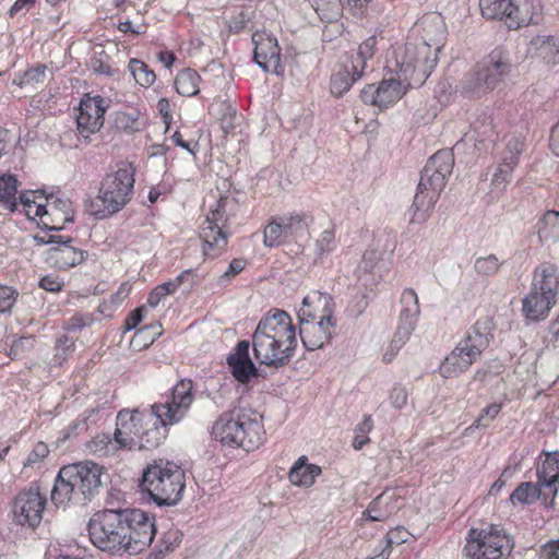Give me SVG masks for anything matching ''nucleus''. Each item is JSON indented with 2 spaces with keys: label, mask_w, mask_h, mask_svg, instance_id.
I'll use <instances>...</instances> for the list:
<instances>
[{
  "label": "nucleus",
  "mask_w": 559,
  "mask_h": 559,
  "mask_svg": "<svg viewBox=\"0 0 559 559\" xmlns=\"http://www.w3.org/2000/svg\"><path fill=\"white\" fill-rule=\"evenodd\" d=\"M92 544L111 556L138 555L151 546L155 520L140 509H105L90 520Z\"/></svg>",
  "instance_id": "1"
},
{
  "label": "nucleus",
  "mask_w": 559,
  "mask_h": 559,
  "mask_svg": "<svg viewBox=\"0 0 559 559\" xmlns=\"http://www.w3.org/2000/svg\"><path fill=\"white\" fill-rule=\"evenodd\" d=\"M255 359L267 367L283 368L289 364L297 347L296 331L287 312L274 309L258 323L252 335Z\"/></svg>",
  "instance_id": "2"
},
{
  "label": "nucleus",
  "mask_w": 559,
  "mask_h": 559,
  "mask_svg": "<svg viewBox=\"0 0 559 559\" xmlns=\"http://www.w3.org/2000/svg\"><path fill=\"white\" fill-rule=\"evenodd\" d=\"M104 475V468L92 461L63 466L51 490V501L57 507L84 504L99 492Z\"/></svg>",
  "instance_id": "3"
},
{
  "label": "nucleus",
  "mask_w": 559,
  "mask_h": 559,
  "mask_svg": "<svg viewBox=\"0 0 559 559\" xmlns=\"http://www.w3.org/2000/svg\"><path fill=\"white\" fill-rule=\"evenodd\" d=\"M332 299L326 294L306 296L298 311L299 336L307 350H316L328 344L335 322L332 321Z\"/></svg>",
  "instance_id": "4"
},
{
  "label": "nucleus",
  "mask_w": 559,
  "mask_h": 559,
  "mask_svg": "<svg viewBox=\"0 0 559 559\" xmlns=\"http://www.w3.org/2000/svg\"><path fill=\"white\" fill-rule=\"evenodd\" d=\"M186 486L183 469L174 462L155 461L144 468L140 487L157 506H175Z\"/></svg>",
  "instance_id": "5"
},
{
  "label": "nucleus",
  "mask_w": 559,
  "mask_h": 559,
  "mask_svg": "<svg viewBox=\"0 0 559 559\" xmlns=\"http://www.w3.org/2000/svg\"><path fill=\"white\" fill-rule=\"evenodd\" d=\"M262 425L246 414L224 413L214 423L212 436L223 445L252 451L262 442Z\"/></svg>",
  "instance_id": "6"
},
{
  "label": "nucleus",
  "mask_w": 559,
  "mask_h": 559,
  "mask_svg": "<svg viewBox=\"0 0 559 559\" xmlns=\"http://www.w3.org/2000/svg\"><path fill=\"white\" fill-rule=\"evenodd\" d=\"M134 186V171L130 166H122L109 173L102 181L97 202L93 203L92 213L97 218H106L126 206L131 200Z\"/></svg>",
  "instance_id": "7"
},
{
  "label": "nucleus",
  "mask_w": 559,
  "mask_h": 559,
  "mask_svg": "<svg viewBox=\"0 0 559 559\" xmlns=\"http://www.w3.org/2000/svg\"><path fill=\"white\" fill-rule=\"evenodd\" d=\"M489 344V320H478L467 337L445 357L440 365L444 378L456 377L467 370Z\"/></svg>",
  "instance_id": "8"
},
{
  "label": "nucleus",
  "mask_w": 559,
  "mask_h": 559,
  "mask_svg": "<svg viewBox=\"0 0 559 559\" xmlns=\"http://www.w3.org/2000/svg\"><path fill=\"white\" fill-rule=\"evenodd\" d=\"M438 51L427 44L406 43L395 55L401 79L407 87H419L430 76L438 63Z\"/></svg>",
  "instance_id": "9"
},
{
  "label": "nucleus",
  "mask_w": 559,
  "mask_h": 559,
  "mask_svg": "<svg viewBox=\"0 0 559 559\" xmlns=\"http://www.w3.org/2000/svg\"><path fill=\"white\" fill-rule=\"evenodd\" d=\"M235 206V202L221 198L200 226V238L203 241L202 251L206 258L214 259L221 255L228 241L229 217L227 212Z\"/></svg>",
  "instance_id": "10"
},
{
  "label": "nucleus",
  "mask_w": 559,
  "mask_h": 559,
  "mask_svg": "<svg viewBox=\"0 0 559 559\" xmlns=\"http://www.w3.org/2000/svg\"><path fill=\"white\" fill-rule=\"evenodd\" d=\"M46 498L37 485L20 490L11 502L12 522L23 528L34 531L43 520Z\"/></svg>",
  "instance_id": "11"
},
{
  "label": "nucleus",
  "mask_w": 559,
  "mask_h": 559,
  "mask_svg": "<svg viewBox=\"0 0 559 559\" xmlns=\"http://www.w3.org/2000/svg\"><path fill=\"white\" fill-rule=\"evenodd\" d=\"M491 20H499L510 31L538 24L542 14L534 0H492Z\"/></svg>",
  "instance_id": "12"
},
{
  "label": "nucleus",
  "mask_w": 559,
  "mask_h": 559,
  "mask_svg": "<svg viewBox=\"0 0 559 559\" xmlns=\"http://www.w3.org/2000/svg\"><path fill=\"white\" fill-rule=\"evenodd\" d=\"M192 390L193 382L182 379L174 385L170 395L164 403H155L151 406L153 414L159 419L162 426L178 424L188 415L194 401Z\"/></svg>",
  "instance_id": "13"
},
{
  "label": "nucleus",
  "mask_w": 559,
  "mask_h": 559,
  "mask_svg": "<svg viewBox=\"0 0 559 559\" xmlns=\"http://www.w3.org/2000/svg\"><path fill=\"white\" fill-rule=\"evenodd\" d=\"M401 304L402 309L399 317V324L390 345L392 353H385L383 355L385 361H391L395 353L409 340L420 314L418 296L414 289L406 288L403 290Z\"/></svg>",
  "instance_id": "14"
},
{
  "label": "nucleus",
  "mask_w": 559,
  "mask_h": 559,
  "mask_svg": "<svg viewBox=\"0 0 559 559\" xmlns=\"http://www.w3.org/2000/svg\"><path fill=\"white\" fill-rule=\"evenodd\" d=\"M454 167V156L450 150H440L435 153L426 163L420 174V189H430L441 193L444 189L448 177Z\"/></svg>",
  "instance_id": "15"
},
{
  "label": "nucleus",
  "mask_w": 559,
  "mask_h": 559,
  "mask_svg": "<svg viewBox=\"0 0 559 559\" xmlns=\"http://www.w3.org/2000/svg\"><path fill=\"white\" fill-rule=\"evenodd\" d=\"M153 411L143 413L139 409H121L117 415V427L114 433L115 441L120 448H135L136 440L143 429L153 419Z\"/></svg>",
  "instance_id": "16"
},
{
  "label": "nucleus",
  "mask_w": 559,
  "mask_h": 559,
  "mask_svg": "<svg viewBox=\"0 0 559 559\" xmlns=\"http://www.w3.org/2000/svg\"><path fill=\"white\" fill-rule=\"evenodd\" d=\"M254 44L253 59L264 71L276 75H283L285 68L281 62V48L277 39L271 34L255 33L252 36Z\"/></svg>",
  "instance_id": "17"
},
{
  "label": "nucleus",
  "mask_w": 559,
  "mask_h": 559,
  "mask_svg": "<svg viewBox=\"0 0 559 559\" xmlns=\"http://www.w3.org/2000/svg\"><path fill=\"white\" fill-rule=\"evenodd\" d=\"M523 147V141L516 136H510L507 140L498 167L491 176V193L493 192L492 188L497 189L498 192L504 191L511 182L513 170L519 164Z\"/></svg>",
  "instance_id": "18"
},
{
  "label": "nucleus",
  "mask_w": 559,
  "mask_h": 559,
  "mask_svg": "<svg viewBox=\"0 0 559 559\" xmlns=\"http://www.w3.org/2000/svg\"><path fill=\"white\" fill-rule=\"evenodd\" d=\"M79 110L80 112L76 116L78 130L85 143H88L90 135L99 131L104 124L105 99L99 95L82 99Z\"/></svg>",
  "instance_id": "19"
},
{
  "label": "nucleus",
  "mask_w": 559,
  "mask_h": 559,
  "mask_svg": "<svg viewBox=\"0 0 559 559\" xmlns=\"http://www.w3.org/2000/svg\"><path fill=\"white\" fill-rule=\"evenodd\" d=\"M35 240L44 245H58L49 250V259L53 261V264L60 270L75 266L84 260V251L71 246V238L63 239L62 236L50 235L48 238L36 236Z\"/></svg>",
  "instance_id": "20"
},
{
  "label": "nucleus",
  "mask_w": 559,
  "mask_h": 559,
  "mask_svg": "<svg viewBox=\"0 0 559 559\" xmlns=\"http://www.w3.org/2000/svg\"><path fill=\"white\" fill-rule=\"evenodd\" d=\"M489 90V61L483 59L464 74L457 85L460 95L467 99L484 97Z\"/></svg>",
  "instance_id": "21"
},
{
  "label": "nucleus",
  "mask_w": 559,
  "mask_h": 559,
  "mask_svg": "<svg viewBox=\"0 0 559 559\" xmlns=\"http://www.w3.org/2000/svg\"><path fill=\"white\" fill-rule=\"evenodd\" d=\"M250 343L240 341L234 352L228 355L227 364L233 376L241 383H246L251 377L257 376L258 369L249 356Z\"/></svg>",
  "instance_id": "22"
},
{
  "label": "nucleus",
  "mask_w": 559,
  "mask_h": 559,
  "mask_svg": "<svg viewBox=\"0 0 559 559\" xmlns=\"http://www.w3.org/2000/svg\"><path fill=\"white\" fill-rule=\"evenodd\" d=\"M416 26L421 29V40L418 44H427L433 50L440 52L447 34L445 23L440 14L424 15Z\"/></svg>",
  "instance_id": "23"
},
{
  "label": "nucleus",
  "mask_w": 559,
  "mask_h": 559,
  "mask_svg": "<svg viewBox=\"0 0 559 559\" xmlns=\"http://www.w3.org/2000/svg\"><path fill=\"white\" fill-rule=\"evenodd\" d=\"M532 289L539 290L551 299L559 295L558 266L550 262L539 264L533 274Z\"/></svg>",
  "instance_id": "24"
},
{
  "label": "nucleus",
  "mask_w": 559,
  "mask_h": 559,
  "mask_svg": "<svg viewBox=\"0 0 559 559\" xmlns=\"http://www.w3.org/2000/svg\"><path fill=\"white\" fill-rule=\"evenodd\" d=\"M557 299H551L539 290L532 289L522 301V311L527 320L538 322L545 320Z\"/></svg>",
  "instance_id": "25"
},
{
  "label": "nucleus",
  "mask_w": 559,
  "mask_h": 559,
  "mask_svg": "<svg viewBox=\"0 0 559 559\" xmlns=\"http://www.w3.org/2000/svg\"><path fill=\"white\" fill-rule=\"evenodd\" d=\"M45 200L49 204L48 218L51 223L50 230H60L67 223L74 221V209L69 198L51 193L45 197Z\"/></svg>",
  "instance_id": "26"
},
{
  "label": "nucleus",
  "mask_w": 559,
  "mask_h": 559,
  "mask_svg": "<svg viewBox=\"0 0 559 559\" xmlns=\"http://www.w3.org/2000/svg\"><path fill=\"white\" fill-rule=\"evenodd\" d=\"M284 225V233L288 242H297L299 238L309 235V227L313 223V216L305 212H295L280 215Z\"/></svg>",
  "instance_id": "27"
},
{
  "label": "nucleus",
  "mask_w": 559,
  "mask_h": 559,
  "mask_svg": "<svg viewBox=\"0 0 559 559\" xmlns=\"http://www.w3.org/2000/svg\"><path fill=\"white\" fill-rule=\"evenodd\" d=\"M397 502L399 499L393 492H382L370 502L362 514L370 521L383 522L397 511Z\"/></svg>",
  "instance_id": "28"
},
{
  "label": "nucleus",
  "mask_w": 559,
  "mask_h": 559,
  "mask_svg": "<svg viewBox=\"0 0 559 559\" xmlns=\"http://www.w3.org/2000/svg\"><path fill=\"white\" fill-rule=\"evenodd\" d=\"M440 194L430 189H420L417 187V192L414 197L411 211L413 213L411 223H424L430 216L435 204L437 203Z\"/></svg>",
  "instance_id": "29"
},
{
  "label": "nucleus",
  "mask_w": 559,
  "mask_h": 559,
  "mask_svg": "<svg viewBox=\"0 0 559 559\" xmlns=\"http://www.w3.org/2000/svg\"><path fill=\"white\" fill-rule=\"evenodd\" d=\"M538 484L544 487L554 488V495L558 488L556 484L559 480V451H552L546 454V459L537 467Z\"/></svg>",
  "instance_id": "30"
},
{
  "label": "nucleus",
  "mask_w": 559,
  "mask_h": 559,
  "mask_svg": "<svg viewBox=\"0 0 559 559\" xmlns=\"http://www.w3.org/2000/svg\"><path fill=\"white\" fill-rule=\"evenodd\" d=\"M321 467L308 464L307 457H299L289 471V481L296 486L310 487L314 479L321 474Z\"/></svg>",
  "instance_id": "31"
},
{
  "label": "nucleus",
  "mask_w": 559,
  "mask_h": 559,
  "mask_svg": "<svg viewBox=\"0 0 559 559\" xmlns=\"http://www.w3.org/2000/svg\"><path fill=\"white\" fill-rule=\"evenodd\" d=\"M489 531L485 528H471L466 537L464 552L468 559H488Z\"/></svg>",
  "instance_id": "32"
},
{
  "label": "nucleus",
  "mask_w": 559,
  "mask_h": 559,
  "mask_svg": "<svg viewBox=\"0 0 559 559\" xmlns=\"http://www.w3.org/2000/svg\"><path fill=\"white\" fill-rule=\"evenodd\" d=\"M545 60L547 63L556 64L559 62V39L555 36H536L530 43V50Z\"/></svg>",
  "instance_id": "33"
},
{
  "label": "nucleus",
  "mask_w": 559,
  "mask_h": 559,
  "mask_svg": "<svg viewBox=\"0 0 559 559\" xmlns=\"http://www.w3.org/2000/svg\"><path fill=\"white\" fill-rule=\"evenodd\" d=\"M406 88L400 80L388 79L380 82L378 85V107L386 108L402 98L406 93Z\"/></svg>",
  "instance_id": "34"
},
{
  "label": "nucleus",
  "mask_w": 559,
  "mask_h": 559,
  "mask_svg": "<svg viewBox=\"0 0 559 559\" xmlns=\"http://www.w3.org/2000/svg\"><path fill=\"white\" fill-rule=\"evenodd\" d=\"M491 559H510L514 548L513 537L503 528L491 524Z\"/></svg>",
  "instance_id": "35"
},
{
  "label": "nucleus",
  "mask_w": 559,
  "mask_h": 559,
  "mask_svg": "<svg viewBox=\"0 0 559 559\" xmlns=\"http://www.w3.org/2000/svg\"><path fill=\"white\" fill-rule=\"evenodd\" d=\"M513 64L509 53L500 48L491 51V90L498 86L499 82H504L509 78Z\"/></svg>",
  "instance_id": "36"
},
{
  "label": "nucleus",
  "mask_w": 559,
  "mask_h": 559,
  "mask_svg": "<svg viewBox=\"0 0 559 559\" xmlns=\"http://www.w3.org/2000/svg\"><path fill=\"white\" fill-rule=\"evenodd\" d=\"M360 78H356L355 74V67L353 64L350 66H343L337 70L335 73L332 74L330 80V90L331 93L336 96L341 97L345 93H347L353 84L358 81Z\"/></svg>",
  "instance_id": "37"
},
{
  "label": "nucleus",
  "mask_w": 559,
  "mask_h": 559,
  "mask_svg": "<svg viewBox=\"0 0 559 559\" xmlns=\"http://www.w3.org/2000/svg\"><path fill=\"white\" fill-rule=\"evenodd\" d=\"M159 419L153 415L148 426H143L141 433L136 440L139 449L151 450L157 448L165 438L164 430Z\"/></svg>",
  "instance_id": "38"
},
{
  "label": "nucleus",
  "mask_w": 559,
  "mask_h": 559,
  "mask_svg": "<svg viewBox=\"0 0 559 559\" xmlns=\"http://www.w3.org/2000/svg\"><path fill=\"white\" fill-rule=\"evenodd\" d=\"M537 234L539 240L556 241L559 239V212L547 211L538 221Z\"/></svg>",
  "instance_id": "39"
},
{
  "label": "nucleus",
  "mask_w": 559,
  "mask_h": 559,
  "mask_svg": "<svg viewBox=\"0 0 559 559\" xmlns=\"http://www.w3.org/2000/svg\"><path fill=\"white\" fill-rule=\"evenodd\" d=\"M321 21L332 23L337 21L343 12L341 0H307Z\"/></svg>",
  "instance_id": "40"
},
{
  "label": "nucleus",
  "mask_w": 559,
  "mask_h": 559,
  "mask_svg": "<svg viewBox=\"0 0 559 559\" xmlns=\"http://www.w3.org/2000/svg\"><path fill=\"white\" fill-rule=\"evenodd\" d=\"M201 76L192 69H183L175 80L176 91L182 96H194L199 93Z\"/></svg>",
  "instance_id": "41"
},
{
  "label": "nucleus",
  "mask_w": 559,
  "mask_h": 559,
  "mask_svg": "<svg viewBox=\"0 0 559 559\" xmlns=\"http://www.w3.org/2000/svg\"><path fill=\"white\" fill-rule=\"evenodd\" d=\"M337 241L335 239V228L324 229L314 242V262L323 263V261L336 249Z\"/></svg>",
  "instance_id": "42"
},
{
  "label": "nucleus",
  "mask_w": 559,
  "mask_h": 559,
  "mask_svg": "<svg viewBox=\"0 0 559 559\" xmlns=\"http://www.w3.org/2000/svg\"><path fill=\"white\" fill-rule=\"evenodd\" d=\"M288 243L280 215L272 217L263 229V245L275 248Z\"/></svg>",
  "instance_id": "43"
},
{
  "label": "nucleus",
  "mask_w": 559,
  "mask_h": 559,
  "mask_svg": "<svg viewBox=\"0 0 559 559\" xmlns=\"http://www.w3.org/2000/svg\"><path fill=\"white\" fill-rule=\"evenodd\" d=\"M19 188L17 179L12 175L0 177V203L11 212L17 206L16 192Z\"/></svg>",
  "instance_id": "44"
},
{
  "label": "nucleus",
  "mask_w": 559,
  "mask_h": 559,
  "mask_svg": "<svg viewBox=\"0 0 559 559\" xmlns=\"http://www.w3.org/2000/svg\"><path fill=\"white\" fill-rule=\"evenodd\" d=\"M376 44V37L370 36L359 45L357 56L350 61V64L355 67L356 78H361L364 75L367 61L374 56Z\"/></svg>",
  "instance_id": "45"
},
{
  "label": "nucleus",
  "mask_w": 559,
  "mask_h": 559,
  "mask_svg": "<svg viewBox=\"0 0 559 559\" xmlns=\"http://www.w3.org/2000/svg\"><path fill=\"white\" fill-rule=\"evenodd\" d=\"M540 485L532 481H524L510 495V500L521 504H532L540 497Z\"/></svg>",
  "instance_id": "46"
},
{
  "label": "nucleus",
  "mask_w": 559,
  "mask_h": 559,
  "mask_svg": "<svg viewBox=\"0 0 559 559\" xmlns=\"http://www.w3.org/2000/svg\"><path fill=\"white\" fill-rule=\"evenodd\" d=\"M128 69L135 82L141 86H151L156 80L154 71L148 69L147 64L141 60L131 59Z\"/></svg>",
  "instance_id": "47"
},
{
  "label": "nucleus",
  "mask_w": 559,
  "mask_h": 559,
  "mask_svg": "<svg viewBox=\"0 0 559 559\" xmlns=\"http://www.w3.org/2000/svg\"><path fill=\"white\" fill-rule=\"evenodd\" d=\"M373 428V421L370 415H365L361 423H359L355 429V437L353 439V448L355 450H361L370 439L368 433Z\"/></svg>",
  "instance_id": "48"
},
{
  "label": "nucleus",
  "mask_w": 559,
  "mask_h": 559,
  "mask_svg": "<svg viewBox=\"0 0 559 559\" xmlns=\"http://www.w3.org/2000/svg\"><path fill=\"white\" fill-rule=\"evenodd\" d=\"M17 292L10 286H0V313L11 312L17 299Z\"/></svg>",
  "instance_id": "49"
},
{
  "label": "nucleus",
  "mask_w": 559,
  "mask_h": 559,
  "mask_svg": "<svg viewBox=\"0 0 559 559\" xmlns=\"http://www.w3.org/2000/svg\"><path fill=\"white\" fill-rule=\"evenodd\" d=\"M473 138L475 150L479 155H486L488 150L487 126L485 123L475 124Z\"/></svg>",
  "instance_id": "50"
},
{
  "label": "nucleus",
  "mask_w": 559,
  "mask_h": 559,
  "mask_svg": "<svg viewBox=\"0 0 559 559\" xmlns=\"http://www.w3.org/2000/svg\"><path fill=\"white\" fill-rule=\"evenodd\" d=\"M46 70L47 68L44 64H37L36 67L26 70L23 76L21 78L19 85L23 86L43 82L45 79Z\"/></svg>",
  "instance_id": "51"
},
{
  "label": "nucleus",
  "mask_w": 559,
  "mask_h": 559,
  "mask_svg": "<svg viewBox=\"0 0 559 559\" xmlns=\"http://www.w3.org/2000/svg\"><path fill=\"white\" fill-rule=\"evenodd\" d=\"M182 534L176 530L171 528L164 533L162 538L163 549L159 551H173L180 543H181Z\"/></svg>",
  "instance_id": "52"
},
{
  "label": "nucleus",
  "mask_w": 559,
  "mask_h": 559,
  "mask_svg": "<svg viewBox=\"0 0 559 559\" xmlns=\"http://www.w3.org/2000/svg\"><path fill=\"white\" fill-rule=\"evenodd\" d=\"M160 335V324H147L136 331L135 336L144 341V346L152 344Z\"/></svg>",
  "instance_id": "53"
},
{
  "label": "nucleus",
  "mask_w": 559,
  "mask_h": 559,
  "mask_svg": "<svg viewBox=\"0 0 559 559\" xmlns=\"http://www.w3.org/2000/svg\"><path fill=\"white\" fill-rule=\"evenodd\" d=\"M380 258L381 253L378 250H366L359 264V270H364L365 272H372Z\"/></svg>",
  "instance_id": "54"
},
{
  "label": "nucleus",
  "mask_w": 559,
  "mask_h": 559,
  "mask_svg": "<svg viewBox=\"0 0 559 559\" xmlns=\"http://www.w3.org/2000/svg\"><path fill=\"white\" fill-rule=\"evenodd\" d=\"M246 266V260L234 259L228 269L219 276V283H228L237 274H239Z\"/></svg>",
  "instance_id": "55"
},
{
  "label": "nucleus",
  "mask_w": 559,
  "mask_h": 559,
  "mask_svg": "<svg viewBox=\"0 0 559 559\" xmlns=\"http://www.w3.org/2000/svg\"><path fill=\"white\" fill-rule=\"evenodd\" d=\"M49 453V449L46 443L37 442L34 449L28 454L25 465H32L36 462L44 460Z\"/></svg>",
  "instance_id": "56"
},
{
  "label": "nucleus",
  "mask_w": 559,
  "mask_h": 559,
  "mask_svg": "<svg viewBox=\"0 0 559 559\" xmlns=\"http://www.w3.org/2000/svg\"><path fill=\"white\" fill-rule=\"evenodd\" d=\"M390 401L394 408H403L407 403V392L405 388L394 386L390 393Z\"/></svg>",
  "instance_id": "57"
},
{
  "label": "nucleus",
  "mask_w": 559,
  "mask_h": 559,
  "mask_svg": "<svg viewBox=\"0 0 559 559\" xmlns=\"http://www.w3.org/2000/svg\"><path fill=\"white\" fill-rule=\"evenodd\" d=\"M146 310L144 306H141L129 313L126 318L124 326L127 331L134 330L139 323L143 320Z\"/></svg>",
  "instance_id": "58"
},
{
  "label": "nucleus",
  "mask_w": 559,
  "mask_h": 559,
  "mask_svg": "<svg viewBox=\"0 0 559 559\" xmlns=\"http://www.w3.org/2000/svg\"><path fill=\"white\" fill-rule=\"evenodd\" d=\"M37 193H39V191L22 192L20 194V202L25 207V213L28 217H32V209L36 204L37 199L43 197L37 195Z\"/></svg>",
  "instance_id": "59"
},
{
  "label": "nucleus",
  "mask_w": 559,
  "mask_h": 559,
  "mask_svg": "<svg viewBox=\"0 0 559 559\" xmlns=\"http://www.w3.org/2000/svg\"><path fill=\"white\" fill-rule=\"evenodd\" d=\"M39 286L47 292L55 293L62 288L63 282L58 276L46 275L40 280Z\"/></svg>",
  "instance_id": "60"
},
{
  "label": "nucleus",
  "mask_w": 559,
  "mask_h": 559,
  "mask_svg": "<svg viewBox=\"0 0 559 559\" xmlns=\"http://www.w3.org/2000/svg\"><path fill=\"white\" fill-rule=\"evenodd\" d=\"M35 206V210L34 212L32 211L33 213V216L32 217H39L43 225L50 230V226H51V223L49 222V218H48V213H49V204L48 202L46 201V203H39V202H36V204L34 205Z\"/></svg>",
  "instance_id": "61"
},
{
  "label": "nucleus",
  "mask_w": 559,
  "mask_h": 559,
  "mask_svg": "<svg viewBox=\"0 0 559 559\" xmlns=\"http://www.w3.org/2000/svg\"><path fill=\"white\" fill-rule=\"evenodd\" d=\"M91 67L92 70L97 74L106 76H112L115 74V70H112L110 66L102 58H93L91 60Z\"/></svg>",
  "instance_id": "62"
},
{
  "label": "nucleus",
  "mask_w": 559,
  "mask_h": 559,
  "mask_svg": "<svg viewBox=\"0 0 559 559\" xmlns=\"http://www.w3.org/2000/svg\"><path fill=\"white\" fill-rule=\"evenodd\" d=\"M376 92H378V87H374L373 84L367 85L360 92V98L365 104L373 105L378 107V97H376Z\"/></svg>",
  "instance_id": "63"
},
{
  "label": "nucleus",
  "mask_w": 559,
  "mask_h": 559,
  "mask_svg": "<svg viewBox=\"0 0 559 559\" xmlns=\"http://www.w3.org/2000/svg\"><path fill=\"white\" fill-rule=\"evenodd\" d=\"M549 147L559 157V121L551 128Z\"/></svg>",
  "instance_id": "64"
}]
</instances>
